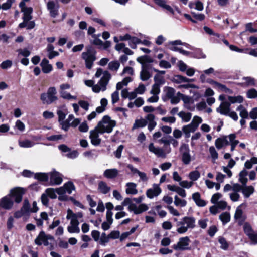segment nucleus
I'll return each instance as SVG.
<instances>
[{
  "label": "nucleus",
  "instance_id": "31",
  "mask_svg": "<svg viewBox=\"0 0 257 257\" xmlns=\"http://www.w3.org/2000/svg\"><path fill=\"white\" fill-rule=\"evenodd\" d=\"M133 81V79L131 76L125 77L122 81L117 83L116 88L117 90L121 89L123 86H126L128 83Z\"/></svg>",
  "mask_w": 257,
  "mask_h": 257
},
{
  "label": "nucleus",
  "instance_id": "42",
  "mask_svg": "<svg viewBox=\"0 0 257 257\" xmlns=\"http://www.w3.org/2000/svg\"><path fill=\"white\" fill-rule=\"evenodd\" d=\"M188 81H189V78L180 75H175L173 78V81L177 84L186 82Z\"/></svg>",
  "mask_w": 257,
  "mask_h": 257
},
{
  "label": "nucleus",
  "instance_id": "52",
  "mask_svg": "<svg viewBox=\"0 0 257 257\" xmlns=\"http://www.w3.org/2000/svg\"><path fill=\"white\" fill-rule=\"evenodd\" d=\"M141 43V40L136 37H131V39L129 41V45L130 47L135 49L136 47V44H140Z\"/></svg>",
  "mask_w": 257,
  "mask_h": 257
},
{
  "label": "nucleus",
  "instance_id": "39",
  "mask_svg": "<svg viewBox=\"0 0 257 257\" xmlns=\"http://www.w3.org/2000/svg\"><path fill=\"white\" fill-rule=\"evenodd\" d=\"M68 112L66 108H62L57 110V114L58 116V121L61 122L64 120Z\"/></svg>",
  "mask_w": 257,
  "mask_h": 257
},
{
  "label": "nucleus",
  "instance_id": "54",
  "mask_svg": "<svg viewBox=\"0 0 257 257\" xmlns=\"http://www.w3.org/2000/svg\"><path fill=\"white\" fill-rule=\"evenodd\" d=\"M174 204L176 206L184 207L187 204V202L185 200L180 199L177 196L174 197Z\"/></svg>",
  "mask_w": 257,
  "mask_h": 257
},
{
  "label": "nucleus",
  "instance_id": "22",
  "mask_svg": "<svg viewBox=\"0 0 257 257\" xmlns=\"http://www.w3.org/2000/svg\"><path fill=\"white\" fill-rule=\"evenodd\" d=\"M119 171L116 169H106L103 173V175L108 179H113L118 175Z\"/></svg>",
  "mask_w": 257,
  "mask_h": 257
},
{
  "label": "nucleus",
  "instance_id": "47",
  "mask_svg": "<svg viewBox=\"0 0 257 257\" xmlns=\"http://www.w3.org/2000/svg\"><path fill=\"white\" fill-rule=\"evenodd\" d=\"M120 63L117 61H112L109 63L108 68L113 71H117L120 67Z\"/></svg>",
  "mask_w": 257,
  "mask_h": 257
},
{
  "label": "nucleus",
  "instance_id": "16",
  "mask_svg": "<svg viewBox=\"0 0 257 257\" xmlns=\"http://www.w3.org/2000/svg\"><path fill=\"white\" fill-rule=\"evenodd\" d=\"M53 237L51 235H46L44 231H41L35 239V243L38 245H41L45 240H53Z\"/></svg>",
  "mask_w": 257,
  "mask_h": 257
},
{
  "label": "nucleus",
  "instance_id": "33",
  "mask_svg": "<svg viewBox=\"0 0 257 257\" xmlns=\"http://www.w3.org/2000/svg\"><path fill=\"white\" fill-rule=\"evenodd\" d=\"M151 76V74L148 71L147 67H142L141 71L140 72V79L145 81L148 80Z\"/></svg>",
  "mask_w": 257,
  "mask_h": 257
},
{
  "label": "nucleus",
  "instance_id": "28",
  "mask_svg": "<svg viewBox=\"0 0 257 257\" xmlns=\"http://www.w3.org/2000/svg\"><path fill=\"white\" fill-rule=\"evenodd\" d=\"M42 71L44 73H49L52 70V66L49 64V61L46 59H43L41 63Z\"/></svg>",
  "mask_w": 257,
  "mask_h": 257
},
{
  "label": "nucleus",
  "instance_id": "36",
  "mask_svg": "<svg viewBox=\"0 0 257 257\" xmlns=\"http://www.w3.org/2000/svg\"><path fill=\"white\" fill-rule=\"evenodd\" d=\"M247 174L248 172L245 169H243L239 173V181L243 186L246 185L248 179L246 178Z\"/></svg>",
  "mask_w": 257,
  "mask_h": 257
},
{
  "label": "nucleus",
  "instance_id": "46",
  "mask_svg": "<svg viewBox=\"0 0 257 257\" xmlns=\"http://www.w3.org/2000/svg\"><path fill=\"white\" fill-rule=\"evenodd\" d=\"M19 145L22 148H30L34 146V143L28 140H19Z\"/></svg>",
  "mask_w": 257,
  "mask_h": 257
},
{
  "label": "nucleus",
  "instance_id": "10",
  "mask_svg": "<svg viewBox=\"0 0 257 257\" xmlns=\"http://www.w3.org/2000/svg\"><path fill=\"white\" fill-rule=\"evenodd\" d=\"M181 150L182 152V162L185 165L189 164L191 162V157L190 154V150L188 146L187 145L184 144L181 146Z\"/></svg>",
  "mask_w": 257,
  "mask_h": 257
},
{
  "label": "nucleus",
  "instance_id": "17",
  "mask_svg": "<svg viewBox=\"0 0 257 257\" xmlns=\"http://www.w3.org/2000/svg\"><path fill=\"white\" fill-rule=\"evenodd\" d=\"M69 219L70 220V223L67 227L68 231L70 233H79L80 231L79 227V221L72 219Z\"/></svg>",
  "mask_w": 257,
  "mask_h": 257
},
{
  "label": "nucleus",
  "instance_id": "13",
  "mask_svg": "<svg viewBox=\"0 0 257 257\" xmlns=\"http://www.w3.org/2000/svg\"><path fill=\"white\" fill-rule=\"evenodd\" d=\"M25 193L23 188L17 187L11 190L10 195L15 197V200L17 203H20L22 201V196Z\"/></svg>",
  "mask_w": 257,
  "mask_h": 257
},
{
  "label": "nucleus",
  "instance_id": "14",
  "mask_svg": "<svg viewBox=\"0 0 257 257\" xmlns=\"http://www.w3.org/2000/svg\"><path fill=\"white\" fill-rule=\"evenodd\" d=\"M50 184L51 185H59L62 182L61 175L58 172L53 171L49 173Z\"/></svg>",
  "mask_w": 257,
  "mask_h": 257
},
{
  "label": "nucleus",
  "instance_id": "27",
  "mask_svg": "<svg viewBox=\"0 0 257 257\" xmlns=\"http://www.w3.org/2000/svg\"><path fill=\"white\" fill-rule=\"evenodd\" d=\"M196 130L197 128L191 123L184 125L182 127V131L186 138L190 137V133H194Z\"/></svg>",
  "mask_w": 257,
  "mask_h": 257
},
{
  "label": "nucleus",
  "instance_id": "24",
  "mask_svg": "<svg viewBox=\"0 0 257 257\" xmlns=\"http://www.w3.org/2000/svg\"><path fill=\"white\" fill-rule=\"evenodd\" d=\"M164 92L165 93V96L163 97V99L164 101H166L175 95V90L170 87H165L164 88Z\"/></svg>",
  "mask_w": 257,
  "mask_h": 257
},
{
  "label": "nucleus",
  "instance_id": "7",
  "mask_svg": "<svg viewBox=\"0 0 257 257\" xmlns=\"http://www.w3.org/2000/svg\"><path fill=\"white\" fill-rule=\"evenodd\" d=\"M190 240L188 236L181 237L179 238L177 243L173 245V248L176 250H190L189 247Z\"/></svg>",
  "mask_w": 257,
  "mask_h": 257
},
{
  "label": "nucleus",
  "instance_id": "30",
  "mask_svg": "<svg viewBox=\"0 0 257 257\" xmlns=\"http://www.w3.org/2000/svg\"><path fill=\"white\" fill-rule=\"evenodd\" d=\"M82 217L83 214L81 212L74 213L70 209L67 210V219H72L75 221H78V219L81 218Z\"/></svg>",
  "mask_w": 257,
  "mask_h": 257
},
{
  "label": "nucleus",
  "instance_id": "19",
  "mask_svg": "<svg viewBox=\"0 0 257 257\" xmlns=\"http://www.w3.org/2000/svg\"><path fill=\"white\" fill-rule=\"evenodd\" d=\"M147 120V124H148V128L149 131L151 132L156 126L157 123L155 121V116L153 114H148L145 117Z\"/></svg>",
  "mask_w": 257,
  "mask_h": 257
},
{
  "label": "nucleus",
  "instance_id": "26",
  "mask_svg": "<svg viewBox=\"0 0 257 257\" xmlns=\"http://www.w3.org/2000/svg\"><path fill=\"white\" fill-rule=\"evenodd\" d=\"M98 190L102 194H106L110 190V187H109L106 182L100 181L98 184Z\"/></svg>",
  "mask_w": 257,
  "mask_h": 257
},
{
  "label": "nucleus",
  "instance_id": "20",
  "mask_svg": "<svg viewBox=\"0 0 257 257\" xmlns=\"http://www.w3.org/2000/svg\"><path fill=\"white\" fill-rule=\"evenodd\" d=\"M192 199L196 204L199 207H204L206 205V201L201 198V195L199 192L193 193L192 194Z\"/></svg>",
  "mask_w": 257,
  "mask_h": 257
},
{
  "label": "nucleus",
  "instance_id": "18",
  "mask_svg": "<svg viewBox=\"0 0 257 257\" xmlns=\"http://www.w3.org/2000/svg\"><path fill=\"white\" fill-rule=\"evenodd\" d=\"M229 144L227 136H223L222 137L217 138L215 142L216 147L218 149H220L222 147L227 146Z\"/></svg>",
  "mask_w": 257,
  "mask_h": 257
},
{
  "label": "nucleus",
  "instance_id": "44",
  "mask_svg": "<svg viewBox=\"0 0 257 257\" xmlns=\"http://www.w3.org/2000/svg\"><path fill=\"white\" fill-rule=\"evenodd\" d=\"M200 177V173L198 171L194 170L190 172L188 174L189 178L193 181L197 180Z\"/></svg>",
  "mask_w": 257,
  "mask_h": 257
},
{
  "label": "nucleus",
  "instance_id": "23",
  "mask_svg": "<svg viewBox=\"0 0 257 257\" xmlns=\"http://www.w3.org/2000/svg\"><path fill=\"white\" fill-rule=\"evenodd\" d=\"M125 192L127 194L135 195L138 193V190L136 188L137 184L135 183L129 182L126 184Z\"/></svg>",
  "mask_w": 257,
  "mask_h": 257
},
{
  "label": "nucleus",
  "instance_id": "37",
  "mask_svg": "<svg viewBox=\"0 0 257 257\" xmlns=\"http://www.w3.org/2000/svg\"><path fill=\"white\" fill-rule=\"evenodd\" d=\"M23 13V19L24 21L28 22L32 19L31 14L33 12V9L29 7L26 11L22 12Z\"/></svg>",
  "mask_w": 257,
  "mask_h": 257
},
{
  "label": "nucleus",
  "instance_id": "34",
  "mask_svg": "<svg viewBox=\"0 0 257 257\" xmlns=\"http://www.w3.org/2000/svg\"><path fill=\"white\" fill-rule=\"evenodd\" d=\"M155 3L160 6L161 7L166 9L168 12H170L172 14L174 13V11L173 9L169 6L166 4V2L165 0H153Z\"/></svg>",
  "mask_w": 257,
  "mask_h": 257
},
{
  "label": "nucleus",
  "instance_id": "48",
  "mask_svg": "<svg viewBox=\"0 0 257 257\" xmlns=\"http://www.w3.org/2000/svg\"><path fill=\"white\" fill-rule=\"evenodd\" d=\"M228 99L230 101L229 103H230V104L235 103H240L243 101V97L240 95L237 96H228Z\"/></svg>",
  "mask_w": 257,
  "mask_h": 257
},
{
  "label": "nucleus",
  "instance_id": "57",
  "mask_svg": "<svg viewBox=\"0 0 257 257\" xmlns=\"http://www.w3.org/2000/svg\"><path fill=\"white\" fill-rule=\"evenodd\" d=\"M134 74V70L131 67L126 66L124 68L123 71L122 72L121 75L123 76L124 75H128V76H133Z\"/></svg>",
  "mask_w": 257,
  "mask_h": 257
},
{
  "label": "nucleus",
  "instance_id": "3",
  "mask_svg": "<svg viewBox=\"0 0 257 257\" xmlns=\"http://www.w3.org/2000/svg\"><path fill=\"white\" fill-rule=\"evenodd\" d=\"M96 51L92 47H86V51L82 53L81 58L84 60L87 69L92 68L94 62L96 60Z\"/></svg>",
  "mask_w": 257,
  "mask_h": 257
},
{
  "label": "nucleus",
  "instance_id": "25",
  "mask_svg": "<svg viewBox=\"0 0 257 257\" xmlns=\"http://www.w3.org/2000/svg\"><path fill=\"white\" fill-rule=\"evenodd\" d=\"M244 205H245L243 203L237 207L234 214L235 219L241 221H244L245 219V217L243 214V211L241 208Z\"/></svg>",
  "mask_w": 257,
  "mask_h": 257
},
{
  "label": "nucleus",
  "instance_id": "43",
  "mask_svg": "<svg viewBox=\"0 0 257 257\" xmlns=\"http://www.w3.org/2000/svg\"><path fill=\"white\" fill-rule=\"evenodd\" d=\"M242 84L246 86H253L255 85V80L251 77H244L242 78Z\"/></svg>",
  "mask_w": 257,
  "mask_h": 257
},
{
  "label": "nucleus",
  "instance_id": "59",
  "mask_svg": "<svg viewBox=\"0 0 257 257\" xmlns=\"http://www.w3.org/2000/svg\"><path fill=\"white\" fill-rule=\"evenodd\" d=\"M202 119L200 117L195 116L193 117L191 123L193 124L194 126L197 129L199 125L202 122Z\"/></svg>",
  "mask_w": 257,
  "mask_h": 257
},
{
  "label": "nucleus",
  "instance_id": "56",
  "mask_svg": "<svg viewBox=\"0 0 257 257\" xmlns=\"http://www.w3.org/2000/svg\"><path fill=\"white\" fill-rule=\"evenodd\" d=\"M45 192L51 199H55L57 198L56 189L48 188L45 190Z\"/></svg>",
  "mask_w": 257,
  "mask_h": 257
},
{
  "label": "nucleus",
  "instance_id": "1",
  "mask_svg": "<svg viewBox=\"0 0 257 257\" xmlns=\"http://www.w3.org/2000/svg\"><path fill=\"white\" fill-rule=\"evenodd\" d=\"M173 220L176 223V231L179 234H184L189 229H192L196 226V219L192 216H185L180 220L174 218Z\"/></svg>",
  "mask_w": 257,
  "mask_h": 257
},
{
  "label": "nucleus",
  "instance_id": "50",
  "mask_svg": "<svg viewBox=\"0 0 257 257\" xmlns=\"http://www.w3.org/2000/svg\"><path fill=\"white\" fill-rule=\"evenodd\" d=\"M109 235H106L105 233H102L99 239V243L102 246H105L109 241Z\"/></svg>",
  "mask_w": 257,
  "mask_h": 257
},
{
  "label": "nucleus",
  "instance_id": "9",
  "mask_svg": "<svg viewBox=\"0 0 257 257\" xmlns=\"http://www.w3.org/2000/svg\"><path fill=\"white\" fill-rule=\"evenodd\" d=\"M162 192L159 185L157 184H154L152 188L147 189L146 191V196L150 199H152L155 197L158 196Z\"/></svg>",
  "mask_w": 257,
  "mask_h": 257
},
{
  "label": "nucleus",
  "instance_id": "40",
  "mask_svg": "<svg viewBox=\"0 0 257 257\" xmlns=\"http://www.w3.org/2000/svg\"><path fill=\"white\" fill-rule=\"evenodd\" d=\"M147 125V120L146 118L144 119H137L135 120V123L133 126V129H135L139 127H144Z\"/></svg>",
  "mask_w": 257,
  "mask_h": 257
},
{
  "label": "nucleus",
  "instance_id": "32",
  "mask_svg": "<svg viewBox=\"0 0 257 257\" xmlns=\"http://www.w3.org/2000/svg\"><path fill=\"white\" fill-rule=\"evenodd\" d=\"M56 90L54 87H51L48 89L47 94L49 97V101L52 103L57 99L56 96Z\"/></svg>",
  "mask_w": 257,
  "mask_h": 257
},
{
  "label": "nucleus",
  "instance_id": "11",
  "mask_svg": "<svg viewBox=\"0 0 257 257\" xmlns=\"http://www.w3.org/2000/svg\"><path fill=\"white\" fill-rule=\"evenodd\" d=\"M47 8L52 18L56 17L58 15L59 5L54 1H49L47 4Z\"/></svg>",
  "mask_w": 257,
  "mask_h": 257
},
{
  "label": "nucleus",
  "instance_id": "21",
  "mask_svg": "<svg viewBox=\"0 0 257 257\" xmlns=\"http://www.w3.org/2000/svg\"><path fill=\"white\" fill-rule=\"evenodd\" d=\"M137 61L142 65V67H147V64L153 62V59L148 55H144L137 58Z\"/></svg>",
  "mask_w": 257,
  "mask_h": 257
},
{
  "label": "nucleus",
  "instance_id": "53",
  "mask_svg": "<svg viewBox=\"0 0 257 257\" xmlns=\"http://www.w3.org/2000/svg\"><path fill=\"white\" fill-rule=\"evenodd\" d=\"M218 241L220 244V247L223 250H227L229 247V244L226 240L223 237H219Z\"/></svg>",
  "mask_w": 257,
  "mask_h": 257
},
{
  "label": "nucleus",
  "instance_id": "15",
  "mask_svg": "<svg viewBox=\"0 0 257 257\" xmlns=\"http://www.w3.org/2000/svg\"><path fill=\"white\" fill-rule=\"evenodd\" d=\"M0 203L1 207L6 210L11 209L13 205V200L12 199L11 195L7 196L2 198L0 200Z\"/></svg>",
  "mask_w": 257,
  "mask_h": 257
},
{
  "label": "nucleus",
  "instance_id": "55",
  "mask_svg": "<svg viewBox=\"0 0 257 257\" xmlns=\"http://www.w3.org/2000/svg\"><path fill=\"white\" fill-rule=\"evenodd\" d=\"M154 80L155 81L154 84H156L159 86L163 85L165 83L164 77L159 74H156L155 75Z\"/></svg>",
  "mask_w": 257,
  "mask_h": 257
},
{
  "label": "nucleus",
  "instance_id": "45",
  "mask_svg": "<svg viewBox=\"0 0 257 257\" xmlns=\"http://www.w3.org/2000/svg\"><path fill=\"white\" fill-rule=\"evenodd\" d=\"M219 219L221 220L223 224H226L229 222L230 220V213L227 212L222 213L220 215Z\"/></svg>",
  "mask_w": 257,
  "mask_h": 257
},
{
  "label": "nucleus",
  "instance_id": "60",
  "mask_svg": "<svg viewBox=\"0 0 257 257\" xmlns=\"http://www.w3.org/2000/svg\"><path fill=\"white\" fill-rule=\"evenodd\" d=\"M210 154L213 160H216L218 159V154L213 146H211L209 149Z\"/></svg>",
  "mask_w": 257,
  "mask_h": 257
},
{
  "label": "nucleus",
  "instance_id": "6",
  "mask_svg": "<svg viewBox=\"0 0 257 257\" xmlns=\"http://www.w3.org/2000/svg\"><path fill=\"white\" fill-rule=\"evenodd\" d=\"M149 150L150 152L154 153L158 157L165 158L166 157L167 154L171 152V148L167 147L165 150L159 147H156L153 143H150L149 145Z\"/></svg>",
  "mask_w": 257,
  "mask_h": 257
},
{
  "label": "nucleus",
  "instance_id": "49",
  "mask_svg": "<svg viewBox=\"0 0 257 257\" xmlns=\"http://www.w3.org/2000/svg\"><path fill=\"white\" fill-rule=\"evenodd\" d=\"M64 187L66 191V192L69 194L72 193V191L74 190L75 188L73 183L71 182H68L64 185Z\"/></svg>",
  "mask_w": 257,
  "mask_h": 257
},
{
  "label": "nucleus",
  "instance_id": "2",
  "mask_svg": "<svg viewBox=\"0 0 257 257\" xmlns=\"http://www.w3.org/2000/svg\"><path fill=\"white\" fill-rule=\"evenodd\" d=\"M115 125L116 122L111 120L108 116L106 115L98 122L95 127L98 129L100 134H103L104 133H110L112 131L113 128Z\"/></svg>",
  "mask_w": 257,
  "mask_h": 257
},
{
  "label": "nucleus",
  "instance_id": "58",
  "mask_svg": "<svg viewBox=\"0 0 257 257\" xmlns=\"http://www.w3.org/2000/svg\"><path fill=\"white\" fill-rule=\"evenodd\" d=\"M243 228L245 234L248 237L251 236L254 233L251 226L247 223H244L243 225Z\"/></svg>",
  "mask_w": 257,
  "mask_h": 257
},
{
  "label": "nucleus",
  "instance_id": "41",
  "mask_svg": "<svg viewBox=\"0 0 257 257\" xmlns=\"http://www.w3.org/2000/svg\"><path fill=\"white\" fill-rule=\"evenodd\" d=\"M178 115L183 121L186 122L189 121L192 117V114L191 113L185 112L184 111L180 112Z\"/></svg>",
  "mask_w": 257,
  "mask_h": 257
},
{
  "label": "nucleus",
  "instance_id": "63",
  "mask_svg": "<svg viewBox=\"0 0 257 257\" xmlns=\"http://www.w3.org/2000/svg\"><path fill=\"white\" fill-rule=\"evenodd\" d=\"M146 87L142 83H140L138 87L136 88L135 90L137 94H142L146 91Z\"/></svg>",
  "mask_w": 257,
  "mask_h": 257
},
{
  "label": "nucleus",
  "instance_id": "5",
  "mask_svg": "<svg viewBox=\"0 0 257 257\" xmlns=\"http://www.w3.org/2000/svg\"><path fill=\"white\" fill-rule=\"evenodd\" d=\"M111 77L110 74L108 71H105L103 72V75L102 78L97 84L93 86V91L95 93H99L100 91H105Z\"/></svg>",
  "mask_w": 257,
  "mask_h": 257
},
{
  "label": "nucleus",
  "instance_id": "29",
  "mask_svg": "<svg viewBox=\"0 0 257 257\" xmlns=\"http://www.w3.org/2000/svg\"><path fill=\"white\" fill-rule=\"evenodd\" d=\"M254 192V188L252 186L244 185L242 189V193L245 198H248Z\"/></svg>",
  "mask_w": 257,
  "mask_h": 257
},
{
  "label": "nucleus",
  "instance_id": "12",
  "mask_svg": "<svg viewBox=\"0 0 257 257\" xmlns=\"http://www.w3.org/2000/svg\"><path fill=\"white\" fill-rule=\"evenodd\" d=\"M99 131L95 127L94 130L90 131L89 138L91 143L94 146H98L101 143V139L99 137Z\"/></svg>",
  "mask_w": 257,
  "mask_h": 257
},
{
  "label": "nucleus",
  "instance_id": "61",
  "mask_svg": "<svg viewBox=\"0 0 257 257\" xmlns=\"http://www.w3.org/2000/svg\"><path fill=\"white\" fill-rule=\"evenodd\" d=\"M137 210L136 214H140L148 209V206L145 204H141L137 206Z\"/></svg>",
  "mask_w": 257,
  "mask_h": 257
},
{
  "label": "nucleus",
  "instance_id": "4",
  "mask_svg": "<svg viewBox=\"0 0 257 257\" xmlns=\"http://www.w3.org/2000/svg\"><path fill=\"white\" fill-rule=\"evenodd\" d=\"M230 107V103L227 101H223L221 103L219 107L216 109V111L222 115L229 116L235 121L237 120L238 117L236 113L231 111Z\"/></svg>",
  "mask_w": 257,
  "mask_h": 257
},
{
  "label": "nucleus",
  "instance_id": "64",
  "mask_svg": "<svg viewBox=\"0 0 257 257\" xmlns=\"http://www.w3.org/2000/svg\"><path fill=\"white\" fill-rule=\"evenodd\" d=\"M247 96L249 98H255L257 97V91L255 89H251L247 92Z\"/></svg>",
  "mask_w": 257,
  "mask_h": 257
},
{
  "label": "nucleus",
  "instance_id": "38",
  "mask_svg": "<svg viewBox=\"0 0 257 257\" xmlns=\"http://www.w3.org/2000/svg\"><path fill=\"white\" fill-rule=\"evenodd\" d=\"M49 177V173H37L34 174V178L41 181H47Z\"/></svg>",
  "mask_w": 257,
  "mask_h": 257
},
{
  "label": "nucleus",
  "instance_id": "62",
  "mask_svg": "<svg viewBox=\"0 0 257 257\" xmlns=\"http://www.w3.org/2000/svg\"><path fill=\"white\" fill-rule=\"evenodd\" d=\"M160 86L154 84L152 86V89L150 91V93L151 94H155L158 95V94L160 92Z\"/></svg>",
  "mask_w": 257,
  "mask_h": 257
},
{
  "label": "nucleus",
  "instance_id": "51",
  "mask_svg": "<svg viewBox=\"0 0 257 257\" xmlns=\"http://www.w3.org/2000/svg\"><path fill=\"white\" fill-rule=\"evenodd\" d=\"M237 111H240L239 115L242 118H247L248 116V112L244 108V107L240 105L236 109Z\"/></svg>",
  "mask_w": 257,
  "mask_h": 257
},
{
  "label": "nucleus",
  "instance_id": "35",
  "mask_svg": "<svg viewBox=\"0 0 257 257\" xmlns=\"http://www.w3.org/2000/svg\"><path fill=\"white\" fill-rule=\"evenodd\" d=\"M177 96H179L182 100L183 101L184 103V106L186 108H187L188 109H190V107L188 106V105L190 104L191 98L190 97L184 95L180 92L177 93Z\"/></svg>",
  "mask_w": 257,
  "mask_h": 257
},
{
  "label": "nucleus",
  "instance_id": "8",
  "mask_svg": "<svg viewBox=\"0 0 257 257\" xmlns=\"http://www.w3.org/2000/svg\"><path fill=\"white\" fill-rule=\"evenodd\" d=\"M182 44V42L181 40H177L169 42L168 43V46L171 50L173 51H178L184 55L188 56L190 53L189 52L184 50L181 48L177 46V45H180Z\"/></svg>",
  "mask_w": 257,
  "mask_h": 257
}]
</instances>
